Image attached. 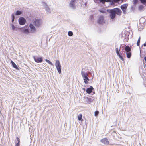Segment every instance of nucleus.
I'll list each match as a JSON object with an SVG mask.
<instances>
[{
	"label": "nucleus",
	"instance_id": "1",
	"mask_svg": "<svg viewBox=\"0 0 146 146\" xmlns=\"http://www.w3.org/2000/svg\"><path fill=\"white\" fill-rule=\"evenodd\" d=\"M81 74L84 78V83L86 84H87L88 83V81L90 80L88 77V74L87 73L84 72L82 70L81 72Z\"/></svg>",
	"mask_w": 146,
	"mask_h": 146
},
{
	"label": "nucleus",
	"instance_id": "2",
	"mask_svg": "<svg viewBox=\"0 0 146 146\" xmlns=\"http://www.w3.org/2000/svg\"><path fill=\"white\" fill-rule=\"evenodd\" d=\"M125 50L127 52L126 54L127 57L128 58H130L131 56V48L129 46H126Z\"/></svg>",
	"mask_w": 146,
	"mask_h": 146
},
{
	"label": "nucleus",
	"instance_id": "3",
	"mask_svg": "<svg viewBox=\"0 0 146 146\" xmlns=\"http://www.w3.org/2000/svg\"><path fill=\"white\" fill-rule=\"evenodd\" d=\"M55 66L58 72L60 74L61 71V66L60 64L59 60H56V62Z\"/></svg>",
	"mask_w": 146,
	"mask_h": 146
},
{
	"label": "nucleus",
	"instance_id": "4",
	"mask_svg": "<svg viewBox=\"0 0 146 146\" xmlns=\"http://www.w3.org/2000/svg\"><path fill=\"white\" fill-rule=\"evenodd\" d=\"M78 1V0H71L69 4L70 7L73 9H75L76 6V3Z\"/></svg>",
	"mask_w": 146,
	"mask_h": 146
},
{
	"label": "nucleus",
	"instance_id": "5",
	"mask_svg": "<svg viewBox=\"0 0 146 146\" xmlns=\"http://www.w3.org/2000/svg\"><path fill=\"white\" fill-rule=\"evenodd\" d=\"M20 31L22 33L27 34L29 33V31L28 29L27 28V27L25 26L19 29Z\"/></svg>",
	"mask_w": 146,
	"mask_h": 146
},
{
	"label": "nucleus",
	"instance_id": "6",
	"mask_svg": "<svg viewBox=\"0 0 146 146\" xmlns=\"http://www.w3.org/2000/svg\"><path fill=\"white\" fill-rule=\"evenodd\" d=\"M97 22L99 24H103L105 23L104 17L102 16H100L97 21Z\"/></svg>",
	"mask_w": 146,
	"mask_h": 146
},
{
	"label": "nucleus",
	"instance_id": "7",
	"mask_svg": "<svg viewBox=\"0 0 146 146\" xmlns=\"http://www.w3.org/2000/svg\"><path fill=\"white\" fill-rule=\"evenodd\" d=\"M127 6L128 4H123L121 6V8L124 14L126 13V11Z\"/></svg>",
	"mask_w": 146,
	"mask_h": 146
},
{
	"label": "nucleus",
	"instance_id": "8",
	"mask_svg": "<svg viewBox=\"0 0 146 146\" xmlns=\"http://www.w3.org/2000/svg\"><path fill=\"white\" fill-rule=\"evenodd\" d=\"M26 22V19L23 17H21L19 19V23L21 25H24Z\"/></svg>",
	"mask_w": 146,
	"mask_h": 146
},
{
	"label": "nucleus",
	"instance_id": "9",
	"mask_svg": "<svg viewBox=\"0 0 146 146\" xmlns=\"http://www.w3.org/2000/svg\"><path fill=\"white\" fill-rule=\"evenodd\" d=\"M109 13H110V16L112 19H113L115 17L116 15L113 9L110 10Z\"/></svg>",
	"mask_w": 146,
	"mask_h": 146
},
{
	"label": "nucleus",
	"instance_id": "10",
	"mask_svg": "<svg viewBox=\"0 0 146 146\" xmlns=\"http://www.w3.org/2000/svg\"><path fill=\"white\" fill-rule=\"evenodd\" d=\"M33 58L35 61L37 63H41L43 61V59L41 57H39L34 56Z\"/></svg>",
	"mask_w": 146,
	"mask_h": 146
},
{
	"label": "nucleus",
	"instance_id": "11",
	"mask_svg": "<svg viewBox=\"0 0 146 146\" xmlns=\"http://www.w3.org/2000/svg\"><path fill=\"white\" fill-rule=\"evenodd\" d=\"M119 51L120 49H119L118 48H117L116 49V52L117 55L119 56L120 59L122 60L123 61L124 59L122 56V54L119 53Z\"/></svg>",
	"mask_w": 146,
	"mask_h": 146
},
{
	"label": "nucleus",
	"instance_id": "12",
	"mask_svg": "<svg viewBox=\"0 0 146 146\" xmlns=\"http://www.w3.org/2000/svg\"><path fill=\"white\" fill-rule=\"evenodd\" d=\"M115 11V14H116L118 15H120L122 13V11L119 8H115L113 9Z\"/></svg>",
	"mask_w": 146,
	"mask_h": 146
},
{
	"label": "nucleus",
	"instance_id": "13",
	"mask_svg": "<svg viewBox=\"0 0 146 146\" xmlns=\"http://www.w3.org/2000/svg\"><path fill=\"white\" fill-rule=\"evenodd\" d=\"M100 141L102 143L104 144L108 145L110 143L109 141L106 138L102 139Z\"/></svg>",
	"mask_w": 146,
	"mask_h": 146
},
{
	"label": "nucleus",
	"instance_id": "14",
	"mask_svg": "<svg viewBox=\"0 0 146 146\" xmlns=\"http://www.w3.org/2000/svg\"><path fill=\"white\" fill-rule=\"evenodd\" d=\"M29 27L31 31L32 32H34L35 31L36 29L32 24H30Z\"/></svg>",
	"mask_w": 146,
	"mask_h": 146
},
{
	"label": "nucleus",
	"instance_id": "15",
	"mask_svg": "<svg viewBox=\"0 0 146 146\" xmlns=\"http://www.w3.org/2000/svg\"><path fill=\"white\" fill-rule=\"evenodd\" d=\"M40 20L39 19H36L33 22V24L35 26H38L40 25Z\"/></svg>",
	"mask_w": 146,
	"mask_h": 146
},
{
	"label": "nucleus",
	"instance_id": "16",
	"mask_svg": "<svg viewBox=\"0 0 146 146\" xmlns=\"http://www.w3.org/2000/svg\"><path fill=\"white\" fill-rule=\"evenodd\" d=\"M93 88L91 86L90 87L87 89L86 90V92L88 94L91 93L93 90Z\"/></svg>",
	"mask_w": 146,
	"mask_h": 146
},
{
	"label": "nucleus",
	"instance_id": "17",
	"mask_svg": "<svg viewBox=\"0 0 146 146\" xmlns=\"http://www.w3.org/2000/svg\"><path fill=\"white\" fill-rule=\"evenodd\" d=\"M120 0H111V5H113L115 3H117Z\"/></svg>",
	"mask_w": 146,
	"mask_h": 146
},
{
	"label": "nucleus",
	"instance_id": "18",
	"mask_svg": "<svg viewBox=\"0 0 146 146\" xmlns=\"http://www.w3.org/2000/svg\"><path fill=\"white\" fill-rule=\"evenodd\" d=\"M11 63L13 66L16 69H18V68L17 65L15 63L12 61H11Z\"/></svg>",
	"mask_w": 146,
	"mask_h": 146
},
{
	"label": "nucleus",
	"instance_id": "19",
	"mask_svg": "<svg viewBox=\"0 0 146 146\" xmlns=\"http://www.w3.org/2000/svg\"><path fill=\"white\" fill-rule=\"evenodd\" d=\"M99 12L102 13H106V9L104 8H101V9L99 10Z\"/></svg>",
	"mask_w": 146,
	"mask_h": 146
},
{
	"label": "nucleus",
	"instance_id": "20",
	"mask_svg": "<svg viewBox=\"0 0 146 146\" xmlns=\"http://www.w3.org/2000/svg\"><path fill=\"white\" fill-rule=\"evenodd\" d=\"M82 114H79L78 116V118L79 121H83V119L82 118Z\"/></svg>",
	"mask_w": 146,
	"mask_h": 146
},
{
	"label": "nucleus",
	"instance_id": "21",
	"mask_svg": "<svg viewBox=\"0 0 146 146\" xmlns=\"http://www.w3.org/2000/svg\"><path fill=\"white\" fill-rule=\"evenodd\" d=\"M100 2L102 3H104L106 2H111V0H99Z\"/></svg>",
	"mask_w": 146,
	"mask_h": 146
},
{
	"label": "nucleus",
	"instance_id": "22",
	"mask_svg": "<svg viewBox=\"0 0 146 146\" xmlns=\"http://www.w3.org/2000/svg\"><path fill=\"white\" fill-rule=\"evenodd\" d=\"M22 13L21 11H17L15 13L16 15H21Z\"/></svg>",
	"mask_w": 146,
	"mask_h": 146
},
{
	"label": "nucleus",
	"instance_id": "23",
	"mask_svg": "<svg viewBox=\"0 0 146 146\" xmlns=\"http://www.w3.org/2000/svg\"><path fill=\"white\" fill-rule=\"evenodd\" d=\"M144 7L142 5H140L138 7V9L139 11H141L143 9Z\"/></svg>",
	"mask_w": 146,
	"mask_h": 146
},
{
	"label": "nucleus",
	"instance_id": "24",
	"mask_svg": "<svg viewBox=\"0 0 146 146\" xmlns=\"http://www.w3.org/2000/svg\"><path fill=\"white\" fill-rule=\"evenodd\" d=\"M45 61L48 63L52 65H53V64L48 59H46Z\"/></svg>",
	"mask_w": 146,
	"mask_h": 146
},
{
	"label": "nucleus",
	"instance_id": "25",
	"mask_svg": "<svg viewBox=\"0 0 146 146\" xmlns=\"http://www.w3.org/2000/svg\"><path fill=\"white\" fill-rule=\"evenodd\" d=\"M140 37H139L138 39V40L137 42V45L138 46H139L140 45Z\"/></svg>",
	"mask_w": 146,
	"mask_h": 146
},
{
	"label": "nucleus",
	"instance_id": "26",
	"mask_svg": "<svg viewBox=\"0 0 146 146\" xmlns=\"http://www.w3.org/2000/svg\"><path fill=\"white\" fill-rule=\"evenodd\" d=\"M73 33L72 31H69L68 32V35L69 36H72L73 35Z\"/></svg>",
	"mask_w": 146,
	"mask_h": 146
},
{
	"label": "nucleus",
	"instance_id": "27",
	"mask_svg": "<svg viewBox=\"0 0 146 146\" xmlns=\"http://www.w3.org/2000/svg\"><path fill=\"white\" fill-rule=\"evenodd\" d=\"M99 113V112L98 111H96L95 112V114L94 115L95 116H97L98 115Z\"/></svg>",
	"mask_w": 146,
	"mask_h": 146
},
{
	"label": "nucleus",
	"instance_id": "28",
	"mask_svg": "<svg viewBox=\"0 0 146 146\" xmlns=\"http://www.w3.org/2000/svg\"><path fill=\"white\" fill-rule=\"evenodd\" d=\"M141 3L143 4H145L146 3V0H140Z\"/></svg>",
	"mask_w": 146,
	"mask_h": 146
},
{
	"label": "nucleus",
	"instance_id": "29",
	"mask_svg": "<svg viewBox=\"0 0 146 146\" xmlns=\"http://www.w3.org/2000/svg\"><path fill=\"white\" fill-rule=\"evenodd\" d=\"M138 2V0H133V4H135L137 3Z\"/></svg>",
	"mask_w": 146,
	"mask_h": 146
},
{
	"label": "nucleus",
	"instance_id": "30",
	"mask_svg": "<svg viewBox=\"0 0 146 146\" xmlns=\"http://www.w3.org/2000/svg\"><path fill=\"white\" fill-rule=\"evenodd\" d=\"M11 25L12 27V29L13 30H14L15 28V27L14 25L13 24H11Z\"/></svg>",
	"mask_w": 146,
	"mask_h": 146
},
{
	"label": "nucleus",
	"instance_id": "31",
	"mask_svg": "<svg viewBox=\"0 0 146 146\" xmlns=\"http://www.w3.org/2000/svg\"><path fill=\"white\" fill-rule=\"evenodd\" d=\"M16 139H17V140L18 141V143H17L20 144V139L18 137H16Z\"/></svg>",
	"mask_w": 146,
	"mask_h": 146
},
{
	"label": "nucleus",
	"instance_id": "32",
	"mask_svg": "<svg viewBox=\"0 0 146 146\" xmlns=\"http://www.w3.org/2000/svg\"><path fill=\"white\" fill-rule=\"evenodd\" d=\"M20 145V144L17 143L16 144L15 146H19Z\"/></svg>",
	"mask_w": 146,
	"mask_h": 146
},
{
	"label": "nucleus",
	"instance_id": "33",
	"mask_svg": "<svg viewBox=\"0 0 146 146\" xmlns=\"http://www.w3.org/2000/svg\"><path fill=\"white\" fill-rule=\"evenodd\" d=\"M12 19H15V16H14V15L13 14H12Z\"/></svg>",
	"mask_w": 146,
	"mask_h": 146
},
{
	"label": "nucleus",
	"instance_id": "34",
	"mask_svg": "<svg viewBox=\"0 0 146 146\" xmlns=\"http://www.w3.org/2000/svg\"><path fill=\"white\" fill-rule=\"evenodd\" d=\"M14 19H12V22H13V21H14Z\"/></svg>",
	"mask_w": 146,
	"mask_h": 146
},
{
	"label": "nucleus",
	"instance_id": "35",
	"mask_svg": "<svg viewBox=\"0 0 146 146\" xmlns=\"http://www.w3.org/2000/svg\"><path fill=\"white\" fill-rule=\"evenodd\" d=\"M144 59L145 60V61L146 62V57H144Z\"/></svg>",
	"mask_w": 146,
	"mask_h": 146
},
{
	"label": "nucleus",
	"instance_id": "36",
	"mask_svg": "<svg viewBox=\"0 0 146 146\" xmlns=\"http://www.w3.org/2000/svg\"><path fill=\"white\" fill-rule=\"evenodd\" d=\"M144 19V18H141V19Z\"/></svg>",
	"mask_w": 146,
	"mask_h": 146
},
{
	"label": "nucleus",
	"instance_id": "37",
	"mask_svg": "<svg viewBox=\"0 0 146 146\" xmlns=\"http://www.w3.org/2000/svg\"><path fill=\"white\" fill-rule=\"evenodd\" d=\"M146 44H144V46H146Z\"/></svg>",
	"mask_w": 146,
	"mask_h": 146
}]
</instances>
